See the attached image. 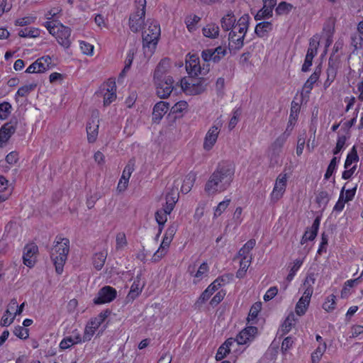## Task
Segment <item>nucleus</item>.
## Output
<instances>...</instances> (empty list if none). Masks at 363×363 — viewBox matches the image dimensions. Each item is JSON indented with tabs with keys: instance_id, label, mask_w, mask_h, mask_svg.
I'll return each mask as SVG.
<instances>
[{
	"instance_id": "1",
	"label": "nucleus",
	"mask_w": 363,
	"mask_h": 363,
	"mask_svg": "<svg viewBox=\"0 0 363 363\" xmlns=\"http://www.w3.org/2000/svg\"><path fill=\"white\" fill-rule=\"evenodd\" d=\"M234 173L233 164L229 162H220L205 185L206 192L211 195L226 190L233 181Z\"/></svg>"
},
{
	"instance_id": "2",
	"label": "nucleus",
	"mask_w": 363,
	"mask_h": 363,
	"mask_svg": "<svg viewBox=\"0 0 363 363\" xmlns=\"http://www.w3.org/2000/svg\"><path fill=\"white\" fill-rule=\"evenodd\" d=\"M180 181L178 179L174 180L173 186L166 195V204L165 206L157 210L155 213V219L159 225V232L157 237L162 233L164 225L167 220V215L170 214L174 208L175 203L177 202L179 199L178 187L180 185Z\"/></svg>"
},
{
	"instance_id": "3",
	"label": "nucleus",
	"mask_w": 363,
	"mask_h": 363,
	"mask_svg": "<svg viewBox=\"0 0 363 363\" xmlns=\"http://www.w3.org/2000/svg\"><path fill=\"white\" fill-rule=\"evenodd\" d=\"M69 252V240L68 238L57 236L54 245L50 250V258L55 267V271L60 274L67 259Z\"/></svg>"
},
{
	"instance_id": "4",
	"label": "nucleus",
	"mask_w": 363,
	"mask_h": 363,
	"mask_svg": "<svg viewBox=\"0 0 363 363\" xmlns=\"http://www.w3.org/2000/svg\"><path fill=\"white\" fill-rule=\"evenodd\" d=\"M149 26L143 32V48L146 55L151 56L157 45L160 36V27L156 22H149Z\"/></svg>"
},
{
	"instance_id": "5",
	"label": "nucleus",
	"mask_w": 363,
	"mask_h": 363,
	"mask_svg": "<svg viewBox=\"0 0 363 363\" xmlns=\"http://www.w3.org/2000/svg\"><path fill=\"white\" fill-rule=\"evenodd\" d=\"M44 26L49 33L55 36L57 42L65 48H69L71 44V29L59 22L46 21Z\"/></svg>"
},
{
	"instance_id": "6",
	"label": "nucleus",
	"mask_w": 363,
	"mask_h": 363,
	"mask_svg": "<svg viewBox=\"0 0 363 363\" xmlns=\"http://www.w3.org/2000/svg\"><path fill=\"white\" fill-rule=\"evenodd\" d=\"M135 12L129 18V27L132 32L138 33L143 25L145 16L146 0H135Z\"/></svg>"
},
{
	"instance_id": "7",
	"label": "nucleus",
	"mask_w": 363,
	"mask_h": 363,
	"mask_svg": "<svg viewBox=\"0 0 363 363\" xmlns=\"http://www.w3.org/2000/svg\"><path fill=\"white\" fill-rule=\"evenodd\" d=\"M208 84L206 79L203 77L192 79L190 82L182 83V89L190 95H198L204 92Z\"/></svg>"
},
{
	"instance_id": "8",
	"label": "nucleus",
	"mask_w": 363,
	"mask_h": 363,
	"mask_svg": "<svg viewBox=\"0 0 363 363\" xmlns=\"http://www.w3.org/2000/svg\"><path fill=\"white\" fill-rule=\"evenodd\" d=\"M186 69L191 77H197L199 75H206L208 73L210 69L208 64L206 66L203 65L201 67L199 57L193 55L189 57V60H186Z\"/></svg>"
},
{
	"instance_id": "9",
	"label": "nucleus",
	"mask_w": 363,
	"mask_h": 363,
	"mask_svg": "<svg viewBox=\"0 0 363 363\" xmlns=\"http://www.w3.org/2000/svg\"><path fill=\"white\" fill-rule=\"evenodd\" d=\"M289 179L287 173L281 172L276 179L275 184L270 197L273 202L279 201L284 195Z\"/></svg>"
},
{
	"instance_id": "10",
	"label": "nucleus",
	"mask_w": 363,
	"mask_h": 363,
	"mask_svg": "<svg viewBox=\"0 0 363 363\" xmlns=\"http://www.w3.org/2000/svg\"><path fill=\"white\" fill-rule=\"evenodd\" d=\"M154 84L156 89L157 96L160 99L168 98L174 88L173 78L154 81Z\"/></svg>"
},
{
	"instance_id": "11",
	"label": "nucleus",
	"mask_w": 363,
	"mask_h": 363,
	"mask_svg": "<svg viewBox=\"0 0 363 363\" xmlns=\"http://www.w3.org/2000/svg\"><path fill=\"white\" fill-rule=\"evenodd\" d=\"M51 62V57L48 55L40 57L26 69V72L29 74L44 72L52 67Z\"/></svg>"
},
{
	"instance_id": "12",
	"label": "nucleus",
	"mask_w": 363,
	"mask_h": 363,
	"mask_svg": "<svg viewBox=\"0 0 363 363\" xmlns=\"http://www.w3.org/2000/svg\"><path fill=\"white\" fill-rule=\"evenodd\" d=\"M116 294L117 292L114 288L106 286L99 291L97 296L94 298L93 301L96 305L109 303L116 298Z\"/></svg>"
},
{
	"instance_id": "13",
	"label": "nucleus",
	"mask_w": 363,
	"mask_h": 363,
	"mask_svg": "<svg viewBox=\"0 0 363 363\" xmlns=\"http://www.w3.org/2000/svg\"><path fill=\"white\" fill-rule=\"evenodd\" d=\"M221 125L220 123H218L212 125L207 131L203 144L205 150H211L216 144L220 131Z\"/></svg>"
},
{
	"instance_id": "14",
	"label": "nucleus",
	"mask_w": 363,
	"mask_h": 363,
	"mask_svg": "<svg viewBox=\"0 0 363 363\" xmlns=\"http://www.w3.org/2000/svg\"><path fill=\"white\" fill-rule=\"evenodd\" d=\"M227 53L225 48L218 46L215 49H206L202 51L201 57L205 62L213 61L218 62Z\"/></svg>"
},
{
	"instance_id": "15",
	"label": "nucleus",
	"mask_w": 363,
	"mask_h": 363,
	"mask_svg": "<svg viewBox=\"0 0 363 363\" xmlns=\"http://www.w3.org/2000/svg\"><path fill=\"white\" fill-rule=\"evenodd\" d=\"M171 69V63L168 59H162L157 65L154 75L153 81L164 80L167 78H172L168 74Z\"/></svg>"
},
{
	"instance_id": "16",
	"label": "nucleus",
	"mask_w": 363,
	"mask_h": 363,
	"mask_svg": "<svg viewBox=\"0 0 363 363\" xmlns=\"http://www.w3.org/2000/svg\"><path fill=\"white\" fill-rule=\"evenodd\" d=\"M83 342L82 339V335L80 332L75 329L72 333L65 336L60 342L59 347L62 350H67L72 347L73 345L80 344Z\"/></svg>"
},
{
	"instance_id": "17",
	"label": "nucleus",
	"mask_w": 363,
	"mask_h": 363,
	"mask_svg": "<svg viewBox=\"0 0 363 363\" xmlns=\"http://www.w3.org/2000/svg\"><path fill=\"white\" fill-rule=\"evenodd\" d=\"M99 133L98 112H93L91 118L86 124L87 140L93 143L96 140Z\"/></svg>"
},
{
	"instance_id": "18",
	"label": "nucleus",
	"mask_w": 363,
	"mask_h": 363,
	"mask_svg": "<svg viewBox=\"0 0 363 363\" xmlns=\"http://www.w3.org/2000/svg\"><path fill=\"white\" fill-rule=\"evenodd\" d=\"M257 334V328L255 326H247L244 328L236 337L238 345H245L254 340Z\"/></svg>"
},
{
	"instance_id": "19",
	"label": "nucleus",
	"mask_w": 363,
	"mask_h": 363,
	"mask_svg": "<svg viewBox=\"0 0 363 363\" xmlns=\"http://www.w3.org/2000/svg\"><path fill=\"white\" fill-rule=\"evenodd\" d=\"M38 247L34 244L27 245L24 247L23 255V264L28 267H33L36 262Z\"/></svg>"
},
{
	"instance_id": "20",
	"label": "nucleus",
	"mask_w": 363,
	"mask_h": 363,
	"mask_svg": "<svg viewBox=\"0 0 363 363\" xmlns=\"http://www.w3.org/2000/svg\"><path fill=\"white\" fill-rule=\"evenodd\" d=\"M16 121H11L5 123L0 129V147L3 145L9 140L11 136L15 133L16 130Z\"/></svg>"
},
{
	"instance_id": "21",
	"label": "nucleus",
	"mask_w": 363,
	"mask_h": 363,
	"mask_svg": "<svg viewBox=\"0 0 363 363\" xmlns=\"http://www.w3.org/2000/svg\"><path fill=\"white\" fill-rule=\"evenodd\" d=\"M276 5L277 0H263V7L255 15V20L259 21L272 17L273 9Z\"/></svg>"
},
{
	"instance_id": "22",
	"label": "nucleus",
	"mask_w": 363,
	"mask_h": 363,
	"mask_svg": "<svg viewBox=\"0 0 363 363\" xmlns=\"http://www.w3.org/2000/svg\"><path fill=\"white\" fill-rule=\"evenodd\" d=\"M244 34L238 35L237 31L231 30L229 33V45L228 48L230 52L233 51L235 52L236 51L241 49L244 45Z\"/></svg>"
},
{
	"instance_id": "23",
	"label": "nucleus",
	"mask_w": 363,
	"mask_h": 363,
	"mask_svg": "<svg viewBox=\"0 0 363 363\" xmlns=\"http://www.w3.org/2000/svg\"><path fill=\"white\" fill-rule=\"evenodd\" d=\"M220 286L219 279H216L212 282L207 289L201 294L196 304L201 305L207 301L213 294L217 291Z\"/></svg>"
},
{
	"instance_id": "24",
	"label": "nucleus",
	"mask_w": 363,
	"mask_h": 363,
	"mask_svg": "<svg viewBox=\"0 0 363 363\" xmlns=\"http://www.w3.org/2000/svg\"><path fill=\"white\" fill-rule=\"evenodd\" d=\"M168 110L169 104L167 102L160 101L157 103L153 108L152 121L159 123Z\"/></svg>"
},
{
	"instance_id": "25",
	"label": "nucleus",
	"mask_w": 363,
	"mask_h": 363,
	"mask_svg": "<svg viewBox=\"0 0 363 363\" xmlns=\"http://www.w3.org/2000/svg\"><path fill=\"white\" fill-rule=\"evenodd\" d=\"M320 225V218L317 217L313 224L312 226L310 228H308L306 232L304 233L302 239L301 240V245H303L305 242H306L308 240H313L318 233V230Z\"/></svg>"
},
{
	"instance_id": "26",
	"label": "nucleus",
	"mask_w": 363,
	"mask_h": 363,
	"mask_svg": "<svg viewBox=\"0 0 363 363\" xmlns=\"http://www.w3.org/2000/svg\"><path fill=\"white\" fill-rule=\"evenodd\" d=\"M106 86V92L104 94V104L105 106H108L116 99V86L113 81H108Z\"/></svg>"
},
{
	"instance_id": "27",
	"label": "nucleus",
	"mask_w": 363,
	"mask_h": 363,
	"mask_svg": "<svg viewBox=\"0 0 363 363\" xmlns=\"http://www.w3.org/2000/svg\"><path fill=\"white\" fill-rule=\"evenodd\" d=\"M133 171V167L130 164H128L123 169L121 178L118 184L117 190L120 192L124 191L128 184L129 179Z\"/></svg>"
},
{
	"instance_id": "28",
	"label": "nucleus",
	"mask_w": 363,
	"mask_h": 363,
	"mask_svg": "<svg viewBox=\"0 0 363 363\" xmlns=\"http://www.w3.org/2000/svg\"><path fill=\"white\" fill-rule=\"evenodd\" d=\"M289 136V133L284 132L281 134L272 144L271 150L274 155H279Z\"/></svg>"
},
{
	"instance_id": "29",
	"label": "nucleus",
	"mask_w": 363,
	"mask_h": 363,
	"mask_svg": "<svg viewBox=\"0 0 363 363\" xmlns=\"http://www.w3.org/2000/svg\"><path fill=\"white\" fill-rule=\"evenodd\" d=\"M172 240L169 239L168 237H163L162 243L160 244V247L157 250V252H155L153 255V259L154 261H158L163 256H164L167 252V250L169 247V245Z\"/></svg>"
},
{
	"instance_id": "30",
	"label": "nucleus",
	"mask_w": 363,
	"mask_h": 363,
	"mask_svg": "<svg viewBox=\"0 0 363 363\" xmlns=\"http://www.w3.org/2000/svg\"><path fill=\"white\" fill-rule=\"evenodd\" d=\"M248 23H249V16L243 15L238 19V23L235 26L234 28L232 30L237 31V33L238 35L244 34V37H245V33L247 30Z\"/></svg>"
},
{
	"instance_id": "31",
	"label": "nucleus",
	"mask_w": 363,
	"mask_h": 363,
	"mask_svg": "<svg viewBox=\"0 0 363 363\" xmlns=\"http://www.w3.org/2000/svg\"><path fill=\"white\" fill-rule=\"evenodd\" d=\"M320 69L317 67L314 72L311 75V77L308 79V80L305 82L303 91H305L306 94H309L313 89V84L318 81L320 74Z\"/></svg>"
},
{
	"instance_id": "32",
	"label": "nucleus",
	"mask_w": 363,
	"mask_h": 363,
	"mask_svg": "<svg viewBox=\"0 0 363 363\" xmlns=\"http://www.w3.org/2000/svg\"><path fill=\"white\" fill-rule=\"evenodd\" d=\"M272 30V24L269 21H263L259 23L256 27L255 32L256 35L259 38H264L267 36V33Z\"/></svg>"
},
{
	"instance_id": "33",
	"label": "nucleus",
	"mask_w": 363,
	"mask_h": 363,
	"mask_svg": "<svg viewBox=\"0 0 363 363\" xmlns=\"http://www.w3.org/2000/svg\"><path fill=\"white\" fill-rule=\"evenodd\" d=\"M236 18L232 12H228L221 19V27L225 30H233L235 27Z\"/></svg>"
},
{
	"instance_id": "34",
	"label": "nucleus",
	"mask_w": 363,
	"mask_h": 363,
	"mask_svg": "<svg viewBox=\"0 0 363 363\" xmlns=\"http://www.w3.org/2000/svg\"><path fill=\"white\" fill-rule=\"evenodd\" d=\"M327 73V79L324 82V86L328 87L330 84L334 81L337 74V68L334 65L332 64V58L331 57L329 58L328 61V67L326 70Z\"/></svg>"
},
{
	"instance_id": "35",
	"label": "nucleus",
	"mask_w": 363,
	"mask_h": 363,
	"mask_svg": "<svg viewBox=\"0 0 363 363\" xmlns=\"http://www.w3.org/2000/svg\"><path fill=\"white\" fill-rule=\"evenodd\" d=\"M188 107L186 101H180L172 107L171 111L176 115L175 117H182L187 111Z\"/></svg>"
},
{
	"instance_id": "36",
	"label": "nucleus",
	"mask_w": 363,
	"mask_h": 363,
	"mask_svg": "<svg viewBox=\"0 0 363 363\" xmlns=\"http://www.w3.org/2000/svg\"><path fill=\"white\" fill-rule=\"evenodd\" d=\"M195 180L196 174L194 173L191 172L187 174L181 186V191L184 194H187L189 192L194 185Z\"/></svg>"
},
{
	"instance_id": "37",
	"label": "nucleus",
	"mask_w": 363,
	"mask_h": 363,
	"mask_svg": "<svg viewBox=\"0 0 363 363\" xmlns=\"http://www.w3.org/2000/svg\"><path fill=\"white\" fill-rule=\"evenodd\" d=\"M107 253L104 252H100L96 253L93 257V264L96 269L101 270L104 265Z\"/></svg>"
},
{
	"instance_id": "38",
	"label": "nucleus",
	"mask_w": 363,
	"mask_h": 363,
	"mask_svg": "<svg viewBox=\"0 0 363 363\" xmlns=\"http://www.w3.org/2000/svg\"><path fill=\"white\" fill-rule=\"evenodd\" d=\"M202 31L204 36L215 38L218 35L219 28L216 24H208L203 28Z\"/></svg>"
},
{
	"instance_id": "39",
	"label": "nucleus",
	"mask_w": 363,
	"mask_h": 363,
	"mask_svg": "<svg viewBox=\"0 0 363 363\" xmlns=\"http://www.w3.org/2000/svg\"><path fill=\"white\" fill-rule=\"evenodd\" d=\"M359 161V156L357 154V147L354 145L350 152L347 154L346 160L345 162V169H348L353 162H357Z\"/></svg>"
},
{
	"instance_id": "40",
	"label": "nucleus",
	"mask_w": 363,
	"mask_h": 363,
	"mask_svg": "<svg viewBox=\"0 0 363 363\" xmlns=\"http://www.w3.org/2000/svg\"><path fill=\"white\" fill-rule=\"evenodd\" d=\"M296 324V318L295 315L293 313H291L288 315L284 322L281 325L282 332L286 334L288 333L292 328V327Z\"/></svg>"
},
{
	"instance_id": "41",
	"label": "nucleus",
	"mask_w": 363,
	"mask_h": 363,
	"mask_svg": "<svg viewBox=\"0 0 363 363\" xmlns=\"http://www.w3.org/2000/svg\"><path fill=\"white\" fill-rule=\"evenodd\" d=\"M294 8L293 5L287 3L286 1H281L280 2L277 7L275 9V12L277 15H284L288 14L292 9Z\"/></svg>"
},
{
	"instance_id": "42",
	"label": "nucleus",
	"mask_w": 363,
	"mask_h": 363,
	"mask_svg": "<svg viewBox=\"0 0 363 363\" xmlns=\"http://www.w3.org/2000/svg\"><path fill=\"white\" fill-rule=\"evenodd\" d=\"M40 35V30L35 28L21 29L18 32V35L22 38H36Z\"/></svg>"
},
{
	"instance_id": "43",
	"label": "nucleus",
	"mask_w": 363,
	"mask_h": 363,
	"mask_svg": "<svg viewBox=\"0 0 363 363\" xmlns=\"http://www.w3.org/2000/svg\"><path fill=\"white\" fill-rule=\"evenodd\" d=\"M12 106L10 103L4 101L0 104V120L6 119L11 113Z\"/></svg>"
},
{
	"instance_id": "44",
	"label": "nucleus",
	"mask_w": 363,
	"mask_h": 363,
	"mask_svg": "<svg viewBox=\"0 0 363 363\" xmlns=\"http://www.w3.org/2000/svg\"><path fill=\"white\" fill-rule=\"evenodd\" d=\"M262 304L261 303H255L252 305L251 307L249 315L247 317V322L248 323L252 322V323H255V320L257 318V315L261 310Z\"/></svg>"
},
{
	"instance_id": "45",
	"label": "nucleus",
	"mask_w": 363,
	"mask_h": 363,
	"mask_svg": "<svg viewBox=\"0 0 363 363\" xmlns=\"http://www.w3.org/2000/svg\"><path fill=\"white\" fill-rule=\"evenodd\" d=\"M201 20L200 17L196 15H190L188 16L185 19V23L188 30L190 32H192L195 30V25L199 22Z\"/></svg>"
},
{
	"instance_id": "46",
	"label": "nucleus",
	"mask_w": 363,
	"mask_h": 363,
	"mask_svg": "<svg viewBox=\"0 0 363 363\" xmlns=\"http://www.w3.org/2000/svg\"><path fill=\"white\" fill-rule=\"evenodd\" d=\"M326 349L325 343H323L322 346H318L316 350L311 354L312 363H318L322 355L323 354Z\"/></svg>"
},
{
	"instance_id": "47",
	"label": "nucleus",
	"mask_w": 363,
	"mask_h": 363,
	"mask_svg": "<svg viewBox=\"0 0 363 363\" xmlns=\"http://www.w3.org/2000/svg\"><path fill=\"white\" fill-rule=\"evenodd\" d=\"M35 87H36L35 84H27V85H25L23 86H21L18 89L16 96H21V97L26 96L30 91H33L35 89Z\"/></svg>"
},
{
	"instance_id": "48",
	"label": "nucleus",
	"mask_w": 363,
	"mask_h": 363,
	"mask_svg": "<svg viewBox=\"0 0 363 363\" xmlns=\"http://www.w3.org/2000/svg\"><path fill=\"white\" fill-rule=\"evenodd\" d=\"M344 191H345V186L342 187V189L340 193L338 201L335 203V205L333 208V211H337V212H340L343 210V208L345 207V203L347 202L345 200V199L344 198Z\"/></svg>"
},
{
	"instance_id": "49",
	"label": "nucleus",
	"mask_w": 363,
	"mask_h": 363,
	"mask_svg": "<svg viewBox=\"0 0 363 363\" xmlns=\"http://www.w3.org/2000/svg\"><path fill=\"white\" fill-rule=\"evenodd\" d=\"M339 162V158L337 157H334L331 160L327 168L326 172L325 174V179H328L332 174H333L334 171L335 170L337 167V164Z\"/></svg>"
},
{
	"instance_id": "50",
	"label": "nucleus",
	"mask_w": 363,
	"mask_h": 363,
	"mask_svg": "<svg viewBox=\"0 0 363 363\" xmlns=\"http://www.w3.org/2000/svg\"><path fill=\"white\" fill-rule=\"evenodd\" d=\"M309 303L300 298L296 305V313L301 316L306 313Z\"/></svg>"
},
{
	"instance_id": "51",
	"label": "nucleus",
	"mask_w": 363,
	"mask_h": 363,
	"mask_svg": "<svg viewBox=\"0 0 363 363\" xmlns=\"http://www.w3.org/2000/svg\"><path fill=\"white\" fill-rule=\"evenodd\" d=\"M116 250H122L127 245V240L124 233H118L116 238Z\"/></svg>"
},
{
	"instance_id": "52",
	"label": "nucleus",
	"mask_w": 363,
	"mask_h": 363,
	"mask_svg": "<svg viewBox=\"0 0 363 363\" xmlns=\"http://www.w3.org/2000/svg\"><path fill=\"white\" fill-rule=\"evenodd\" d=\"M230 202V199H225L218 203L214 211V217L220 216L228 208Z\"/></svg>"
},
{
	"instance_id": "53",
	"label": "nucleus",
	"mask_w": 363,
	"mask_h": 363,
	"mask_svg": "<svg viewBox=\"0 0 363 363\" xmlns=\"http://www.w3.org/2000/svg\"><path fill=\"white\" fill-rule=\"evenodd\" d=\"M335 296L333 294L330 295L326 301L323 304V308L325 311L330 312L335 308Z\"/></svg>"
},
{
	"instance_id": "54",
	"label": "nucleus",
	"mask_w": 363,
	"mask_h": 363,
	"mask_svg": "<svg viewBox=\"0 0 363 363\" xmlns=\"http://www.w3.org/2000/svg\"><path fill=\"white\" fill-rule=\"evenodd\" d=\"M346 140L347 138L345 135H340L337 138L336 146L333 150L334 155H337L344 148Z\"/></svg>"
},
{
	"instance_id": "55",
	"label": "nucleus",
	"mask_w": 363,
	"mask_h": 363,
	"mask_svg": "<svg viewBox=\"0 0 363 363\" xmlns=\"http://www.w3.org/2000/svg\"><path fill=\"white\" fill-rule=\"evenodd\" d=\"M35 19L36 17L35 16H26L21 18L16 19L15 21V25L18 26H25L34 23Z\"/></svg>"
},
{
	"instance_id": "56",
	"label": "nucleus",
	"mask_w": 363,
	"mask_h": 363,
	"mask_svg": "<svg viewBox=\"0 0 363 363\" xmlns=\"http://www.w3.org/2000/svg\"><path fill=\"white\" fill-rule=\"evenodd\" d=\"M13 333L16 336L21 339H26L28 337V330L23 326H17L13 330Z\"/></svg>"
},
{
	"instance_id": "57",
	"label": "nucleus",
	"mask_w": 363,
	"mask_h": 363,
	"mask_svg": "<svg viewBox=\"0 0 363 363\" xmlns=\"http://www.w3.org/2000/svg\"><path fill=\"white\" fill-rule=\"evenodd\" d=\"M96 330H94L89 325H86L84 331V335L82 336L83 342L89 341L94 335Z\"/></svg>"
},
{
	"instance_id": "58",
	"label": "nucleus",
	"mask_w": 363,
	"mask_h": 363,
	"mask_svg": "<svg viewBox=\"0 0 363 363\" xmlns=\"http://www.w3.org/2000/svg\"><path fill=\"white\" fill-rule=\"evenodd\" d=\"M80 49L83 54L86 55H92L94 46L86 42L81 41L80 42Z\"/></svg>"
},
{
	"instance_id": "59",
	"label": "nucleus",
	"mask_w": 363,
	"mask_h": 363,
	"mask_svg": "<svg viewBox=\"0 0 363 363\" xmlns=\"http://www.w3.org/2000/svg\"><path fill=\"white\" fill-rule=\"evenodd\" d=\"M133 60V55L129 53L125 60V67L122 72L120 73L119 77H123L126 72L130 69Z\"/></svg>"
},
{
	"instance_id": "60",
	"label": "nucleus",
	"mask_w": 363,
	"mask_h": 363,
	"mask_svg": "<svg viewBox=\"0 0 363 363\" xmlns=\"http://www.w3.org/2000/svg\"><path fill=\"white\" fill-rule=\"evenodd\" d=\"M230 352V349L226 348L223 345L218 348L217 353L216 354V359L218 361L222 360L224 357L227 356Z\"/></svg>"
},
{
	"instance_id": "61",
	"label": "nucleus",
	"mask_w": 363,
	"mask_h": 363,
	"mask_svg": "<svg viewBox=\"0 0 363 363\" xmlns=\"http://www.w3.org/2000/svg\"><path fill=\"white\" fill-rule=\"evenodd\" d=\"M178 224L177 223H172L167 229L164 236L168 237L169 239L173 240V238L177 231Z\"/></svg>"
},
{
	"instance_id": "62",
	"label": "nucleus",
	"mask_w": 363,
	"mask_h": 363,
	"mask_svg": "<svg viewBox=\"0 0 363 363\" xmlns=\"http://www.w3.org/2000/svg\"><path fill=\"white\" fill-rule=\"evenodd\" d=\"M328 236L325 233L321 235V242L318 250V253L321 255L322 252H326V246L328 245Z\"/></svg>"
},
{
	"instance_id": "63",
	"label": "nucleus",
	"mask_w": 363,
	"mask_h": 363,
	"mask_svg": "<svg viewBox=\"0 0 363 363\" xmlns=\"http://www.w3.org/2000/svg\"><path fill=\"white\" fill-rule=\"evenodd\" d=\"M351 43L355 49L363 46V38L359 35H352L351 36Z\"/></svg>"
},
{
	"instance_id": "64",
	"label": "nucleus",
	"mask_w": 363,
	"mask_h": 363,
	"mask_svg": "<svg viewBox=\"0 0 363 363\" xmlns=\"http://www.w3.org/2000/svg\"><path fill=\"white\" fill-rule=\"evenodd\" d=\"M277 292L278 289L276 286L269 288L264 296V300L265 301L272 300L277 294Z\"/></svg>"
}]
</instances>
